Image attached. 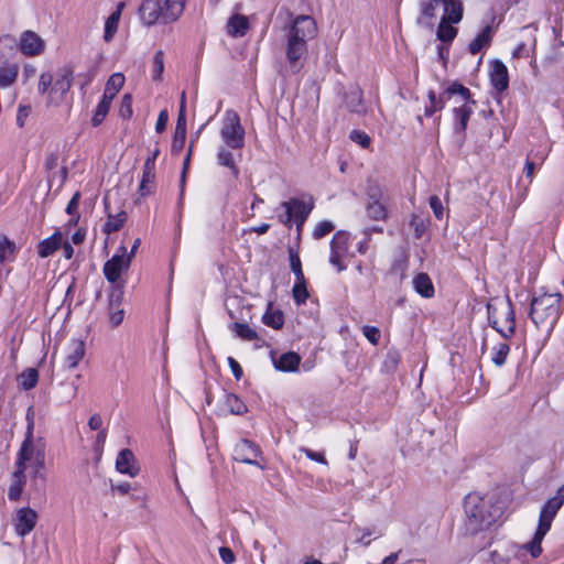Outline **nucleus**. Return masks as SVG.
<instances>
[{
  "mask_svg": "<svg viewBox=\"0 0 564 564\" xmlns=\"http://www.w3.org/2000/svg\"><path fill=\"white\" fill-rule=\"evenodd\" d=\"M317 35V24L311 15L301 14L293 19L286 28L285 58L286 70L297 73L302 66V59L307 53V42Z\"/></svg>",
  "mask_w": 564,
  "mask_h": 564,
  "instance_id": "1",
  "label": "nucleus"
},
{
  "mask_svg": "<svg viewBox=\"0 0 564 564\" xmlns=\"http://www.w3.org/2000/svg\"><path fill=\"white\" fill-rule=\"evenodd\" d=\"M562 312V294L543 293L531 301L530 317L535 327L550 336Z\"/></svg>",
  "mask_w": 564,
  "mask_h": 564,
  "instance_id": "2",
  "label": "nucleus"
},
{
  "mask_svg": "<svg viewBox=\"0 0 564 564\" xmlns=\"http://www.w3.org/2000/svg\"><path fill=\"white\" fill-rule=\"evenodd\" d=\"M464 508L468 530L473 533L488 529L502 513L500 507H497L490 499L481 497L478 494L467 495Z\"/></svg>",
  "mask_w": 564,
  "mask_h": 564,
  "instance_id": "3",
  "label": "nucleus"
},
{
  "mask_svg": "<svg viewBox=\"0 0 564 564\" xmlns=\"http://www.w3.org/2000/svg\"><path fill=\"white\" fill-rule=\"evenodd\" d=\"M187 0H143L139 14L147 26L169 24L177 21L184 12Z\"/></svg>",
  "mask_w": 564,
  "mask_h": 564,
  "instance_id": "4",
  "label": "nucleus"
},
{
  "mask_svg": "<svg viewBox=\"0 0 564 564\" xmlns=\"http://www.w3.org/2000/svg\"><path fill=\"white\" fill-rule=\"evenodd\" d=\"M563 505L564 485L557 489L554 497L547 499L546 502L542 506L540 510L538 528L533 539L523 545V549H525L532 557L536 558L541 555V543L546 533L550 531L552 522Z\"/></svg>",
  "mask_w": 564,
  "mask_h": 564,
  "instance_id": "5",
  "label": "nucleus"
},
{
  "mask_svg": "<svg viewBox=\"0 0 564 564\" xmlns=\"http://www.w3.org/2000/svg\"><path fill=\"white\" fill-rule=\"evenodd\" d=\"M488 321L505 339L510 338L514 334L516 318L512 302L509 297L500 305H487Z\"/></svg>",
  "mask_w": 564,
  "mask_h": 564,
  "instance_id": "6",
  "label": "nucleus"
},
{
  "mask_svg": "<svg viewBox=\"0 0 564 564\" xmlns=\"http://www.w3.org/2000/svg\"><path fill=\"white\" fill-rule=\"evenodd\" d=\"M464 17V6L462 1H448L445 6V12L437 26L436 37L446 44L454 41L457 35V28L454 24L459 23Z\"/></svg>",
  "mask_w": 564,
  "mask_h": 564,
  "instance_id": "7",
  "label": "nucleus"
},
{
  "mask_svg": "<svg viewBox=\"0 0 564 564\" xmlns=\"http://www.w3.org/2000/svg\"><path fill=\"white\" fill-rule=\"evenodd\" d=\"M246 131L241 124L239 115L232 110H226L220 128V137L225 145L231 150H241L245 147Z\"/></svg>",
  "mask_w": 564,
  "mask_h": 564,
  "instance_id": "8",
  "label": "nucleus"
},
{
  "mask_svg": "<svg viewBox=\"0 0 564 564\" xmlns=\"http://www.w3.org/2000/svg\"><path fill=\"white\" fill-rule=\"evenodd\" d=\"M445 95H459L463 100V105L455 107L453 112L455 117V132L464 134L468 120L474 112L473 105H475V101L470 99V91L460 84H453L445 90Z\"/></svg>",
  "mask_w": 564,
  "mask_h": 564,
  "instance_id": "9",
  "label": "nucleus"
},
{
  "mask_svg": "<svg viewBox=\"0 0 564 564\" xmlns=\"http://www.w3.org/2000/svg\"><path fill=\"white\" fill-rule=\"evenodd\" d=\"M123 84L124 76L121 73H115L108 78L102 98L98 102L95 113L91 118V123L94 127H98L105 120L113 98L122 88Z\"/></svg>",
  "mask_w": 564,
  "mask_h": 564,
  "instance_id": "10",
  "label": "nucleus"
},
{
  "mask_svg": "<svg viewBox=\"0 0 564 564\" xmlns=\"http://www.w3.org/2000/svg\"><path fill=\"white\" fill-rule=\"evenodd\" d=\"M281 207L284 208V214L279 215V220L289 228L295 223L300 231L313 209V203L291 198L290 200L282 202Z\"/></svg>",
  "mask_w": 564,
  "mask_h": 564,
  "instance_id": "11",
  "label": "nucleus"
},
{
  "mask_svg": "<svg viewBox=\"0 0 564 564\" xmlns=\"http://www.w3.org/2000/svg\"><path fill=\"white\" fill-rule=\"evenodd\" d=\"M350 235L347 231L338 230L332 238L329 243V263L336 268L338 272L347 269L345 259L349 251Z\"/></svg>",
  "mask_w": 564,
  "mask_h": 564,
  "instance_id": "12",
  "label": "nucleus"
},
{
  "mask_svg": "<svg viewBox=\"0 0 564 564\" xmlns=\"http://www.w3.org/2000/svg\"><path fill=\"white\" fill-rule=\"evenodd\" d=\"M130 257H127V248L120 246L117 252L106 261L102 272L108 282L113 285H119V279L122 272L127 271L130 267Z\"/></svg>",
  "mask_w": 564,
  "mask_h": 564,
  "instance_id": "13",
  "label": "nucleus"
},
{
  "mask_svg": "<svg viewBox=\"0 0 564 564\" xmlns=\"http://www.w3.org/2000/svg\"><path fill=\"white\" fill-rule=\"evenodd\" d=\"M15 465L25 466V468L33 467L35 473H39L44 465L43 453L36 451L32 442V425L28 427V435L21 446Z\"/></svg>",
  "mask_w": 564,
  "mask_h": 564,
  "instance_id": "14",
  "label": "nucleus"
},
{
  "mask_svg": "<svg viewBox=\"0 0 564 564\" xmlns=\"http://www.w3.org/2000/svg\"><path fill=\"white\" fill-rule=\"evenodd\" d=\"M74 79V69L70 66L61 68L48 93V104L58 105L69 91Z\"/></svg>",
  "mask_w": 564,
  "mask_h": 564,
  "instance_id": "15",
  "label": "nucleus"
},
{
  "mask_svg": "<svg viewBox=\"0 0 564 564\" xmlns=\"http://www.w3.org/2000/svg\"><path fill=\"white\" fill-rule=\"evenodd\" d=\"M232 456L234 459L237 462L248 465H254L261 469L264 468V466L257 460V458L261 456V451L259 446L247 438L240 440L235 445Z\"/></svg>",
  "mask_w": 564,
  "mask_h": 564,
  "instance_id": "16",
  "label": "nucleus"
},
{
  "mask_svg": "<svg viewBox=\"0 0 564 564\" xmlns=\"http://www.w3.org/2000/svg\"><path fill=\"white\" fill-rule=\"evenodd\" d=\"M123 286L113 285L108 294V317L111 327H118L124 319L122 308Z\"/></svg>",
  "mask_w": 564,
  "mask_h": 564,
  "instance_id": "17",
  "label": "nucleus"
},
{
  "mask_svg": "<svg viewBox=\"0 0 564 564\" xmlns=\"http://www.w3.org/2000/svg\"><path fill=\"white\" fill-rule=\"evenodd\" d=\"M36 522L37 513L35 510L29 507L20 508L14 518V529L17 534L24 538L35 528Z\"/></svg>",
  "mask_w": 564,
  "mask_h": 564,
  "instance_id": "18",
  "label": "nucleus"
},
{
  "mask_svg": "<svg viewBox=\"0 0 564 564\" xmlns=\"http://www.w3.org/2000/svg\"><path fill=\"white\" fill-rule=\"evenodd\" d=\"M490 82L492 87L498 91H505L509 86V75L507 66L499 59L491 63Z\"/></svg>",
  "mask_w": 564,
  "mask_h": 564,
  "instance_id": "19",
  "label": "nucleus"
},
{
  "mask_svg": "<svg viewBox=\"0 0 564 564\" xmlns=\"http://www.w3.org/2000/svg\"><path fill=\"white\" fill-rule=\"evenodd\" d=\"M20 48L28 56H36L43 52L44 42L33 31H25L20 39Z\"/></svg>",
  "mask_w": 564,
  "mask_h": 564,
  "instance_id": "20",
  "label": "nucleus"
},
{
  "mask_svg": "<svg viewBox=\"0 0 564 564\" xmlns=\"http://www.w3.org/2000/svg\"><path fill=\"white\" fill-rule=\"evenodd\" d=\"M85 356V343L82 339H72L65 349V366L76 368Z\"/></svg>",
  "mask_w": 564,
  "mask_h": 564,
  "instance_id": "21",
  "label": "nucleus"
},
{
  "mask_svg": "<svg viewBox=\"0 0 564 564\" xmlns=\"http://www.w3.org/2000/svg\"><path fill=\"white\" fill-rule=\"evenodd\" d=\"M155 166L154 158H148L143 165L142 178L139 185L141 196L150 195L155 188Z\"/></svg>",
  "mask_w": 564,
  "mask_h": 564,
  "instance_id": "22",
  "label": "nucleus"
},
{
  "mask_svg": "<svg viewBox=\"0 0 564 564\" xmlns=\"http://www.w3.org/2000/svg\"><path fill=\"white\" fill-rule=\"evenodd\" d=\"M116 469L120 474H126L131 477L139 474V467L135 465V457L130 449L124 448L119 452L116 459Z\"/></svg>",
  "mask_w": 564,
  "mask_h": 564,
  "instance_id": "23",
  "label": "nucleus"
},
{
  "mask_svg": "<svg viewBox=\"0 0 564 564\" xmlns=\"http://www.w3.org/2000/svg\"><path fill=\"white\" fill-rule=\"evenodd\" d=\"M25 466H18L12 475L11 484L8 489V498L11 501H18L22 495L26 482Z\"/></svg>",
  "mask_w": 564,
  "mask_h": 564,
  "instance_id": "24",
  "label": "nucleus"
},
{
  "mask_svg": "<svg viewBox=\"0 0 564 564\" xmlns=\"http://www.w3.org/2000/svg\"><path fill=\"white\" fill-rule=\"evenodd\" d=\"M63 242V235L59 231H55L51 237L43 239L37 245V254L41 258H47L52 256Z\"/></svg>",
  "mask_w": 564,
  "mask_h": 564,
  "instance_id": "25",
  "label": "nucleus"
},
{
  "mask_svg": "<svg viewBox=\"0 0 564 564\" xmlns=\"http://www.w3.org/2000/svg\"><path fill=\"white\" fill-rule=\"evenodd\" d=\"M232 151L234 150L229 149L226 145L219 147L217 154H216V159H217V163L220 166L227 167L230 171V173L232 174V176L235 178H238L239 167L237 166Z\"/></svg>",
  "mask_w": 564,
  "mask_h": 564,
  "instance_id": "26",
  "label": "nucleus"
},
{
  "mask_svg": "<svg viewBox=\"0 0 564 564\" xmlns=\"http://www.w3.org/2000/svg\"><path fill=\"white\" fill-rule=\"evenodd\" d=\"M413 288L417 294L425 299L434 296V285L427 273H417L412 280Z\"/></svg>",
  "mask_w": 564,
  "mask_h": 564,
  "instance_id": "27",
  "label": "nucleus"
},
{
  "mask_svg": "<svg viewBox=\"0 0 564 564\" xmlns=\"http://www.w3.org/2000/svg\"><path fill=\"white\" fill-rule=\"evenodd\" d=\"M248 29V18L241 14L232 15L227 23V33L234 37L243 36Z\"/></svg>",
  "mask_w": 564,
  "mask_h": 564,
  "instance_id": "28",
  "label": "nucleus"
},
{
  "mask_svg": "<svg viewBox=\"0 0 564 564\" xmlns=\"http://www.w3.org/2000/svg\"><path fill=\"white\" fill-rule=\"evenodd\" d=\"M19 66L15 63L3 62L0 64V87L11 86L18 77Z\"/></svg>",
  "mask_w": 564,
  "mask_h": 564,
  "instance_id": "29",
  "label": "nucleus"
},
{
  "mask_svg": "<svg viewBox=\"0 0 564 564\" xmlns=\"http://www.w3.org/2000/svg\"><path fill=\"white\" fill-rule=\"evenodd\" d=\"M123 7H124V3L120 2L117 7V10L113 11L107 18L106 23H105V32H104V40L106 42H110L112 40L113 35L116 34Z\"/></svg>",
  "mask_w": 564,
  "mask_h": 564,
  "instance_id": "30",
  "label": "nucleus"
},
{
  "mask_svg": "<svg viewBox=\"0 0 564 564\" xmlns=\"http://www.w3.org/2000/svg\"><path fill=\"white\" fill-rule=\"evenodd\" d=\"M492 40V29L487 25L468 45L470 54L476 55L484 47L488 46Z\"/></svg>",
  "mask_w": 564,
  "mask_h": 564,
  "instance_id": "31",
  "label": "nucleus"
},
{
  "mask_svg": "<svg viewBox=\"0 0 564 564\" xmlns=\"http://www.w3.org/2000/svg\"><path fill=\"white\" fill-rule=\"evenodd\" d=\"M430 105L425 107L424 116L432 117L435 112L441 111L445 107L446 99L452 96L445 95V91L438 97L433 90L427 94Z\"/></svg>",
  "mask_w": 564,
  "mask_h": 564,
  "instance_id": "32",
  "label": "nucleus"
},
{
  "mask_svg": "<svg viewBox=\"0 0 564 564\" xmlns=\"http://www.w3.org/2000/svg\"><path fill=\"white\" fill-rule=\"evenodd\" d=\"M301 357L296 352H285L278 361L274 362L275 368L281 371H294L297 369Z\"/></svg>",
  "mask_w": 564,
  "mask_h": 564,
  "instance_id": "33",
  "label": "nucleus"
},
{
  "mask_svg": "<svg viewBox=\"0 0 564 564\" xmlns=\"http://www.w3.org/2000/svg\"><path fill=\"white\" fill-rule=\"evenodd\" d=\"M224 402L231 414L242 415L248 411L245 402L235 393H226Z\"/></svg>",
  "mask_w": 564,
  "mask_h": 564,
  "instance_id": "34",
  "label": "nucleus"
},
{
  "mask_svg": "<svg viewBox=\"0 0 564 564\" xmlns=\"http://www.w3.org/2000/svg\"><path fill=\"white\" fill-rule=\"evenodd\" d=\"M127 220L126 212H120L116 215H108L107 221L102 227V231L107 235L119 231Z\"/></svg>",
  "mask_w": 564,
  "mask_h": 564,
  "instance_id": "35",
  "label": "nucleus"
},
{
  "mask_svg": "<svg viewBox=\"0 0 564 564\" xmlns=\"http://www.w3.org/2000/svg\"><path fill=\"white\" fill-rule=\"evenodd\" d=\"M346 106L352 112L360 113L364 111L362 94L359 88H351L349 93L346 94Z\"/></svg>",
  "mask_w": 564,
  "mask_h": 564,
  "instance_id": "36",
  "label": "nucleus"
},
{
  "mask_svg": "<svg viewBox=\"0 0 564 564\" xmlns=\"http://www.w3.org/2000/svg\"><path fill=\"white\" fill-rule=\"evenodd\" d=\"M367 202L389 203L386 188L378 183H369L367 186Z\"/></svg>",
  "mask_w": 564,
  "mask_h": 564,
  "instance_id": "37",
  "label": "nucleus"
},
{
  "mask_svg": "<svg viewBox=\"0 0 564 564\" xmlns=\"http://www.w3.org/2000/svg\"><path fill=\"white\" fill-rule=\"evenodd\" d=\"M231 330L241 339L247 341L259 340L258 333L248 324L236 322L231 325Z\"/></svg>",
  "mask_w": 564,
  "mask_h": 564,
  "instance_id": "38",
  "label": "nucleus"
},
{
  "mask_svg": "<svg viewBox=\"0 0 564 564\" xmlns=\"http://www.w3.org/2000/svg\"><path fill=\"white\" fill-rule=\"evenodd\" d=\"M388 203L367 202L366 212L369 218L372 220H384L387 218Z\"/></svg>",
  "mask_w": 564,
  "mask_h": 564,
  "instance_id": "39",
  "label": "nucleus"
},
{
  "mask_svg": "<svg viewBox=\"0 0 564 564\" xmlns=\"http://www.w3.org/2000/svg\"><path fill=\"white\" fill-rule=\"evenodd\" d=\"M262 322L269 327L280 329L284 324V316L283 313L279 310L272 311L270 305L268 311L262 316Z\"/></svg>",
  "mask_w": 564,
  "mask_h": 564,
  "instance_id": "40",
  "label": "nucleus"
},
{
  "mask_svg": "<svg viewBox=\"0 0 564 564\" xmlns=\"http://www.w3.org/2000/svg\"><path fill=\"white\" fill-rule=\"evenodd\" d=\"M19 380V384L24 389V390H30V389H33L36 383H37V380H39V372L36 369L34 368H28L26 370H24L18 378Z\"/></svg>",
  "mask_w": 564,
  "mask_h": 564,
  "instance_id": "41",
  "label": "nucleus"
},
{
  "mask_svg": "<svg viewBox=\"0 0 564 564\" xmlns=\"http://www.w3.org/2000/svg\"><path fill=\"white\" fill-rule=\"evenodd\" d=\"M510 352V346L507 343H499L492 348V362L497 367H502L506 364L507 357Z\"/></svg>",
  "mask_w": 564,
  "mask_h": 564,
  "instance_id": "42",
  "label": "nucleus"
},
{
  "mask_svg": "<svg viewBox=\"0 0 564 564\" xmlns=\"http://www.w3.org/2000/svg\"><path fill=\"white\" fill-rule=\"evenodd\" d=\"M164 72V54L162 51H158L153 56V66H152V78L155 82L162 79V75Z\"/></svg>",
  "mask_w": 564,
  "mask_h": 564,
  "instance_id": "43",
  "label": "nucleus"
},
{
  "mask_svg": "<svg viewBox=\"0 0 564 564\" xmlns=\"http://www.w3.org/2000/svg\"><path fill=\"white\" fill-rule=\"evenodd\" d=\"M292 293H293L294 301L299 305L305 303L306 299L308 297L305 279H303L302 281L296 280V282L293 286Z\"/></svg>",
  "mask_w": 564,
  "mask_h": 564,
  "instance_id": "44",
  "label": "nucleus"
},
{
  "mask_svg": "<svg viewBox=\"0 0 564 564\" xmlns=\"http://www.w3.org/2000/svg\"><path fill=\"white\" fill-rule=\"evenodd\" d=\"M289 256H290L291 269H292L296 280L302 281L305 278H304V273L302 270L301 259H300L297 252L291 248V249H289Z\"/></svg>",
  "mask_w": 564,
  "mask_h": 564,
  "instance_id": "45",
  "label": "nucleus"
},
{
  "mask_svg": "<svg viewBox=\"0 0 564 564\" xmlns=\"http://www.w3.org/2000/svg\"><path fill=\"white\" fill-rule=\"evenodd\" d=\"M335 229V225L330 220L318 223L313 230V238L319 240L330 234Z\"/></svg>",
  "mask_w": 564,
  "mask_h": 564,
  "instance_id": "46",
  "label": "nucleus"
},
{
  "mask_svg": "<svg viewBox=\"0 0 564 564\" xmlns=\"http://www.w3.org/2000/svg\"><path fill=\"white\" fill-rule=\"evenodd\" d=\"M349 138L352 142L359 144L362 149H368L371 144V138L361 130H352Z\"/></svg>",
  "mask_w": 564,
  "mask_h": 564,
  "instance_id": "47",
  "label": "nucleus"
},
{
  "mask_svg": "<svg viewBox=\"0 0 564 564\" xmlns=\"http://www.w3.org/2000/svg\"><path fill=\"white\" fill-rule=\"evenodd\" d=\"M361 332L364 336L369 340V343H371L375 346L379 344L381 333L378 327L364 325L361 327Z\"/></svg>",
  "mask_w": 564,
  "mask_h": 564,
  "instance_id": "48",
  "label": "nucleus"
},
{
  "mask_svg": "<svg viewBox=\"0 0 564 564\" xmlns=\"http://www.w3.org/2000/svg\"><path fill=\"white\" fill-rule=\"evenodd\" d=\"M53 86V76L50 73H43L40 76L37 90L39 94L45 95L50 93L51 88Z\"/></svg>",
  "mask_w": 564,
  "mask_h": 564,
  "instance_id": "49",
  "label": "nucleus"
},
{
  "mask_svg": "<svg viewBox=\"0 0 564 564\" xmlns=\"http://www.w3.org/2000/svg\"><path fill=\"white\" fill-rule=\"evenodd\" d=\"M185 141H186V132L174 131V137H173L172 148H171L172 153H174V154L181 153L182 150L184 149Z\"/></svg>",
  "mask_w": 564,
  "mask_h": 564,
  "instance_id": "50",
  "label": "nucleus"
},
{
  "mask_svg": "<svg viewBox=\"0 0 564 564\" xmlns=\"http://www.w3.org/2000/svg\"><path fill=\"white\" fill-rule=\"evenodd\" d=\"M132 97L127 94L122 97L119 113L122 118L128 119L132 116Z\"/></svg>",
  "mask_w": 564,
  "mask_h": 564,
  "instance_id": "51",
  "label": "nucleus"
},
{
  "mask_svg": "<svg viewBox=\"0 0 564 564\" xmlns=\"http://www.w3.org/2000/svg\"><path fill=\"white\" fill-rule=\"evenodd\" d=\"M429 204H430V207L432 208L435 217L437 219H442L444 216V208H443L442 200L440 199V197L436 195L431 196L429 199Z\"/></svg>",
  "mask_w": 564,
  "mask_h": 564,
  "instance_id": "52",
  "label": "nucleus"
},
{
  "mask_svg": "<svg viewBox=\"0 0 564 564\" xmlns=\"http://www.w3.org/2000/svg\"><path fill=\"white\" fill-rule=\"evenodd\" d=\"M30 113H31V106H25V105H20L19 106L18 113H17V124L20 128L24 127L25 120H26V118L29 117Z\"/></svg>",
  "mask_w": 564,
  "mask_h": 564,
  "instance_id": "53",
  "label": "nucleus"
},
{
  "mask_svg": "<svg viewBox=\"0 0 564 564\" xmlns=\"http://www.w3.org/2000/svg\"><path fill=\"white\" fill-rule=\"evenodd\" d=\"M300 451L302 453H304L307 458H310V459H312L314 462L327 465V460H326L325 456L322 453L314 452V451H312L310 448H306V447H302Z\"/></svg>",
  "mask_w": 564,
  "mask_h": 564,
  "instance_id": "54",
  "label": "nucleus"
},
{
  "mask_svg": "<svg viewBox=\"0 0 564 564\" xmlns=\"http://www.w3.org/2000/svg\"><path fill=\"white\" fill-rule=\"evenodd\" d=\"M193 144H194V140L191 141V145H189L188 152H187L186 158L184 159V162H183V171H182V180H181V195H183V191H184L185 175H186V172H187V169H188V165H189L191 155H192V151H193Z\"/></svg>",
  "mask_w": 564,
  "mask_h": 564,
  "instance_id": "55",
  "label": "nucleus"
},
{
  "mask_svg": "<svg viewBox=\"0 0 564 564\" xmlns=\"http://www.w3.org/2000/svg\"><path fill=\"white\" fill-rule=\"evenodd\" d=\"M167 120H169V112L167 110H161L160 113H159V117H158V120H156V123H155V131L158 133H161L165 130L166 128V124H167Z\"/></svg>",
  "mask_w": 564,
  "mask_h": 564,
  "instance_id": "56",
  "label": "nucleus"
},
{
  "mask_svg": "<svg viewBox=\"0 0 564 564\" xmlns=\"http://www.w3.org/2000/svg\"><path fill=\"white\" fill-rule=\"evenodd\" d=\"M219 556L225 564H232L236 560L234 552L226 546L219 549Z\"/></svg>",
  "mask_w": 564,
  "mask_h": 564,
  "instance_id": "57",
  "label": "nucleus"
},
{
  "mask_svg": "<svg viewBox=\"0 0 564 564\" xmlns=\"http://www.w3.org/2000/svg\"><path fill=\"white\" fill-rule=\"evenodd\" d=\"M228 365L231 369V372L235 377L236 380H239L241 377H242V368L241 366L239 365V362L232 358V357H228Z\"/></svg>",
  "mask_w": 564,
  "mask_h": 564,
  "instance_id": "58",
  "label": "nucleus"
},
{
  "mask_svg": "<svg viewBox=\"0 0 564 564\" xmlns=\"http://www.w3.org/2000/svg\"><path fill=\"white\" fill-rule=\"evenodd\" d=\"M79 199H80V194L78 192H76L67 204L66 213L68 215H74L77 212V208L79 206Z\"/></svg>",
  "mask_w": 564,
  "mask_h": 564,
  "instance_id": "59",
  "label": "nucleus"
},
{
  "mask_svg": "<svg viewBox=\"0 0 564 564\" xmlns=\"http://www.w3.org/2000/svg\"><path fill=\"white\" fill-rule=\"evenodd\" d=\"M175 131L186 132V113L185 109L178 110L177 121L175 126Z\"/></svg>",
  "mask_w": 564,
  "mask_h": 564,
  "instance_id": "60",
  "label": "nucleus"
},
{
  "mask_svg": "<svg viewBox=\"0 0 564 564\" xmlns=\"http://www.w3.org/2000/svg\"><path fill=\"white\" fill-rule=\"evenodd\" d=\"M58 165V154L56 152H52L47 155L45 160V167L50 171L56 169Z\"/></svg>",
  "mask_w": 564,
  "mask_h": 564,
  "instance_id": "61",
  "label": "nucleus"
},
{
  "mask_svg": "<svg viewBox=\"0 0 564 564\" xmlns=\"http://www.w3.org/2000/svg\"><path fill=\"white\" fill-rule=\"evenodd\" d=\"M131 489H132L131 484H129L127 481L120 482V484H111V490L118 491L121 495L128 494Z\"/></svg>",
  "mask_w": 564,
  "mask_h": 564,
  "instance_id": "62",
  "label": "nucleus"
},
{
  "mask_svg": "<svg viewBox=\"0 0 564 564\" xmlns=\"http://www.w3.org/2000/svg\"><path fill=\"white\" fill-rule=\"evenodd\" d=\"M101 425H102V419L99 414H94L90 416V419L88 421V426L91 430H94V431L100 430Z\"/></svg>",
  "mask_w": 564,
  "mask_h": 564,
  "instance_id": "63",
  "label": "nucleus"
},
{
  "mask_svg": "<svg viewBox=\"0 0 564 564\" xmlns=\"http://www.w3.org/2000/svg\"><path fill=\"white\" fill-rule=\"evenodd\" d=\"M534 169H535V164L532 161H530V159L528 158L527 162H525V166H524V172H525L527 177L530 180V182L533 178Z\"/></svg>",
  "mask_w": 564,
  "mask_h": 564,
  "instance_id": "64",
  "label": "nucleus"
}]
</instances>
